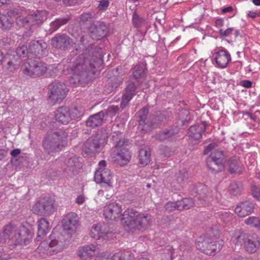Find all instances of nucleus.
<instances>
[{
  "instance_id": "obj_32",
  "label": "nucleus",
  "mask_w": 260,
  "mask_h": 260,
  "mask_svg": "<svg viewBox=\"0 0 260 260\" xmlns=\"http://www.w3.org/2000/svg\"><path fill=\"white\" fill-rule=\"evenodd\" d=\"M14 20L6 14L0 13V28L3 30H9L13 26Z\"/></svg>"
},
{
  "instance_id": "obj_5",
  "label": "nucleus",
  "mask_w": 260,
  "mask_h": 260,
  "mask_svg": "<svg viewBox=\"0 0 260 260\" xmlns=\"http://www.w3.org/2000/svg\"><path fill=\"white\" fill-rule=\"evenodd\" d=\"M108 135L105 129H102L98 132L95 136L89 138L84 144L85 153L90 154L100 152L101 147L106 143Z\"/></svg>"
},
{
  "instance_id": "obj_33",
  "label": "nucleus",
  "mask_w": 260,
  "mask_h": 260,
  "mask_svg": "<svg viewBox=\"0 0 260 260\" xmlns=\"http://www.w3.org/2000/svg\"><path fill=\"white\" fill-rule=\"evenodd\" d=\"M95 247L92 245L84 246L78 251V255L80 258L86 260L94 254Z\"/></svg>"
},
{
  "instance_id": "obj_24",
  "label": "nucleus",
  "mask_w": 260,
  "mask_h": 260,
  "mask_svg": "<svg viewBox=\"0 0 260 260\" xmlns=\"http://www.w3.org/2000/svg\"><path fill=\"white\" fill-rule=\"evenodd\" d=\"M206 163L209 170L213 173H217L225 169V160L208 157Z\"/></svg>"
},
{
  "instance_id": "obj_48",
  "label": "nucleus",
  "mask_w": 260,
  "mask_h": 260,
  "mask_svg": "<svg viewBox=\"0 0 260 260\" xmlns=\"http://www.w3.org/2000/svg\"><path fill=\"white\" fill-rule=\"evenodd\" d=\"M133 22L135 27H140L145 22V20L134 12L133 14Z\"/></svg>"
},
{
  "instance_id": "obj_54",
  "label": "nucleus",
  "mask_w": 260,
  "mask_h": 260,
  "mask_svg": "<svg viewBox=\"0 0 260 260\" xmlns=\"http://www.w3.org/2000/svg\"><path fill=\"white\" fill-rule=\"evenodd\" d=\"M251 192L253 198L257 201H260V188L253 186L252 187Z\"/></svg>"
},
{
  "instance_id": "obj_2",
  "label": "nucleus",
  "mask_w": 260,
  "mask_h": 260,
  "mask_svg": "<svg viewBox=\"0 0 260 260\" xmlns=\"http://www.w3.org/2000/svg\"><path fill=\"white\" fill-rule=\"evenodd\" d=\"M103 57L102 54L99 53L98 55H96L89 59H86L79 61L77 60L75 64L68 69L69 72L77 76L76 79L79 82L85 81L87 79L90 72L94 73V70H100L103 64Z\"/></svg>"
},
{
  "instance_id": "obj_19",
  "label": "nucleus",
  "mask_w": 260,
  "mask_h": 260,
  "mask_svg": "<svg viewBox=\"0 0 260 260\" xmlns=\"http://www.w3.org/2000/svg\"><path fill=\"white\" fill-rule=\"evenodd\" d=\"M135 116L138 122V128L142 133L145 134L152 131L145 127V125L150 123L149 110L147 108L143 107L136 113Z\"/></svg>"
},
{
  "instance_id": "obj_30",
  "label": "nucleus",
  "mask_w": 260,
  "mask_h": 260,
  "mask_svg": "<svg viewBox=\"0 0 260 260\" xmlns=\"http://www.w3.org/2000/svg\"><path fill=\"white\" fill-rule=\"evenodd\" d=\"M150 150L148 147H143L140 149L138 156L139 164L141 167L147 165L150 161Z\"/></svg>"
},
{
  "instance_id": "obj_47",
  "label": "nucleus",
  "mask_w": 260,
  "mask_h": 260,
  "mask_svg": "<svg viewBox=\"0 0 260 260\" xmlns=\"http://www.w3.org/2000/svg\"><path fill=\"white\" fill-rule=\"evenodd\" d=\"M188 178V173L184 170L176 174V181L179 184L183 183Z\"/></svg>"
},
{
  "instance_id": "obj_58",
  "label": "nucleus",
  "mask_w": 260,
  "mask_h": 260,
  "mask_svg": "<svg viewBox=\"0 0 260 260\" xmlns=\"http://www.w3.org/2000/svg\"><path fill=\"white\" fill-rule=\"evenodd\" d=\"M110 253L108 252L102 253L97 255L95 260H111V259H110Z\"/></svg>"
},
{
  "instance_id": "obj_60",
  "label": "nucleus",
  "mask_w": 260,
  "mask_h": 260,
  "mask_svg": "<svg viewBox=\"0 0 260 260\" xmlns=\"http://www.w3.org/2000/svg\"><path fill=\"white\" fill-rule=\"evenodd\" d=\"M234 28L231 27L228 28L225 30H223L222 29H220L219 30V34L222 37H228L231 34Z\"/></svg>"
},
{
  "instance_id": "obj_28",
  "label": "nucleus",
  "mask_w": 260,
  "mask_h": 260,
  "mask_svg": "<svg viewBox=\"0 0 260 260\" xmlns=\"http://www.w3.org/2000/svg\"><path fill=\"white\" fill-rule=\"evenodd\" d=\"M215 60L219 67L225 68L231 60V56L228 51L220 50L216 53Z\"/></svg>"
},
{
  "instance_id": "obj_7",
  "label": "nucleus",
  "mask_w": 260,
  "mask_h": 260,
  "mask_svg": "<svg viewBox=\"0 0 260 260\" xmlns=\"http://www.w3.org/2000/svg\"><path fill=\"white\" fill-rule=\"evenodd\" d=\"M119 110L117 106H109L107 109L90 115L86 121V125L91 128L102 125L108 117H112Z\"/></svg>"
},
{
  "instance_id": "obj_6",
  "label": "nucleus",
  "mask_w": 260,
  "mask_h": 260,
  "mask_svg": "<svg viewBox=\"0 0 260 260\" xmlns=\"http://www.w3.org/2000/svg\"><path fill=\"white\" fill-rule=\"evenodd\" d=\"M235 244L238 246L243 245L245 250L253 253L260 247V240L256 235H250L245 232H239L235 240Z\"/></svg>"
},
{
  "instance_id": "obj_25",
  "label": "nucleus",
  "mask_w": 260,
  "mask_h": 260,
  "mask_svg": "<svg viewBox=\"0 0 260 260\" xmlns=\"http://www.w3.org/2000/svg\"><path fill=\"white\" fill-rule=\"evenodd\" d=\"M254 208V205L252 203L246 201L237 206L235 209V212L239 216L244 217L252 213Z\"/></svg>"
},
{
  "instance_id": "obj_34",
  "label": "nucleus",
  "mask_w": 260,
  "mask_h": 260,
  "mask_svg": "<svg viewBox=\"0 0 260 260\" xmlns=\"http://www.w3.org/2000/svg\"><path fill=\"white\" fill-rule=\"evenodd\" d=\"M49 222L45 218H42L38 221L37 241L41 240L42 236L46 235L49 230Z\"/></svg>"
},
{
  "instance_id": "obj_46",
  "label": "nucleus",
  "mask_w": 260,
  "mask_h": 260,
  "mask_svg": "<svg viewBox=\"0 0 260 260\" xmlns=\"http://www.w3.org/2000/svg\"><path fill=\"white\" fill-rule=\"evenodd\" d=\"M245 222L248 225L260 230V218L258 217H249L245 220Z\"/></svg>"
},
{
  "instance_id": "obj_53",
  "label": "nucleus",
  "mask_w": 260,
  "mask_h": 260,
  "mask_svg": "<svg viewBox=\"0 0 260 260\" xmlns=\"http://www.w3.org/2000/svg\"><path fill=\"white\" fill-rule=\"evenodd\" d=\"M178 114L181 119H184V122H188L190 119V113L186 109H181Z\"/></svg>"
},
{
  "instance_id": "obj_62",
  "label": "nucleus",
  "mask_w": 260,
  "mask_h": 260,
  "mask_svg": "<svg viewBox=\"0 0 260 260\" xmlns=\"http://www.w3.org/2000/svg\"><path fill=\"white\" fill-rule=\"evenodd\" d=\"M111 260H122V253L121 252L115 253L112 256H110Z\"/></svg>"
},
{
  "instance_id": "obj_4",
  "label": "nucleus",
  "mask_w": 260,
  "mask_h": 260,
  "mask_svg": "<svg viewBox=\"0 0 260 260\" xmlns=\"http://www.w3.org/2000/svg\"><path fill=\"white\" fill-rule=\"evenodd\" d=\"M68 134L62 130L47 133L44 136L42 146L48 154L55 153L66 146Z\"/></svg>"
},
{
  "instance_id": "obj_40",
  "label": "nucleus",
  "mask_w": 260,
  "mask_h": 260,
  "mask_svg": "<svg viewBox=\"0 0 260 260\" xmlns=\"http://www.w3.org/2000/svg\"><path fill=\"white\" fill-rule=\"evenodd\" d=\"M196 197L199 200H205L207 198V187L202 184H200L195 188Z\"/></svg>"
},
{
  "instance_id": "obj_42",
  "label": "nucleus",
  "mask_w": 260,
  "mask_h": 260,
  "mask_svg": "<svg viewBox=\"0 0 260 260\" xmlns=\"http://www.w3.org/2000/svg\"><path fill=\"white\" fill-rule=\"evenodd\" d=\"M101 49L98 47V46L95 45L94 44H90L86 48L84 51V53L88 58V56H91L92 57L95 56L96 55H98L99 53H101Z\"/></svg>"
},
{
  "instance_id": "obj_1",
  "label": "nucleus",
  "mask_w": 260,
  "mask_h": 260,
  "mask_svg": "<svg viewBox=\"0 0 260 260\" xmlns=\"http://www.w3.org/2000/svg\"><path fill=\"white\" fill-rule=\"evenodd\" d=\"M121 223L129 233L143 231L150 224L151 216L148 214L139 213L135 209H128L122 214Z\"/></svg>"
},
{
  "instance_id": "obj_59",
  "label": "nucleus",
  "mask_w": 260,
  "mask_h": 260,
  "mask_svg": "<svg viewBox=\"0 0 260 260\" xmlns=\"http://www.w3.org/2000/svg\"><path fill=\"white\" fill-rule=\"evenodd\" d=\"M217 241H213L212 240L209 244V246L208 247V250H211L214 252H215L217 250ZM218 244V250L221 248V245L219 243Z\"/></svg>"
},
{
  "instance_id": "obj_9",
  "label": "nucleus",
  "mask_w": 260,
  "mask_h": 260,
  "mask_svg": "<svg viewBox=\"0 0 260 260\" xmlns=\"http://www.w3.org/2000/svg\"><path fill=\"white\" fill-rule=\"evenodd\" d=\"M23 73L32 78L43 76L48 70L47 64L43 61L30 60L23 66Z\"/></svg>"
},
{
  "instance_id": "obj_31",
  "label": "nucleus",
  "mask_w": 260,
  "mask_h": 260,
  "mask_svg": "<svg viewBox=\"0 0 260 260\" xmlns=\"http://www.w3.org/2000/svg\"><path fill=\"white\" fill-rule=\"evenodd\" d=\"M131 158V152L127 148H122L117 154V160L120 166L127 164Z\"/></svg>"
},
{
  "instance_id": "obj_57",
  "label": "nucleus",
  "mask_w": 260,
  "mask_h": 260,
  "mask_svg": "<svg viewBox=\"0 0 260 260\" xmlns=\"http://www.w3.org/2000/svg\"><path fill=\"white\" fill-rule=\"evenodd\" d=\"M122 260H133L134 258V255L133 253L125 251L122 252Z\"/></svg>"
},
{
  "instance_id": "obj_16",
  "label": "nucleus",
  "mask_w": 260,
  "mask_h": 260,
  "mask_svg": "<svg viewBox=\"0 0 260 260\" xmlns=\"http://www.w3.org/2000/svg\"><path fill=\"white\" fill-rule=\"evenodd\" d=\"M88 30L90 36L95 40H100L106 37L109 32L107 24L100 21L91 24Z\"/></svg>"
},
{
  "instance_id": "obj_13",
  "label": "nucleus",
  "mask_w": 260,
  "mask_h": 260,
  "mask_svg": "<svg viewBox=\"0 0 260 260\" xmlns=\"http://www.w3.org/2000/svg\"><path fill=\"white\" fill-rule=\"evenodd\" d=\"M29 53L34 57L42 58L48 54V44L43 40L31 41L28 45Z\"/></svg>"
},
{
  "instance_id": "obj_55",
  "label": "nucleus",
  "mask_w": 260,
  "mask_h": 260,
  "mask_svg": "<svg viewBox=\"0 0 260 260\" xmlns=\"http://www.w3.org/2000/svg\"><path fill=\"white\" fill-rule=\"evenodd\" d=\"M93 17V15L91 13H85L80 16L81 21L85 22L91 20Z\"/></svg>"
},
{
  "instance_id": "obj_61",
  "label": "nucleus",
  "mask_w": 260,
  "mask_h": 260,
  "mask_svg": "<svg viewBox=\"0 0 260 260\" xmlns=\"http://www.w3.org/2000/svg\"><path fill=\"white\" fill-rule=\"evenodd\" d=\"M179 249H175L172 246L169 247L168 248V250L170 251L171 254V259H173L175 258V256L177 255V253H178Z\"/></svg>"
},
{
  "instance_id": "obj_8",
  "label": "nucleus",
  "mask_w": 260,
  "mask_h": 260,
  "mask_svg": "<svg viewBox=\"0 0 260 260\" xmlns=\"http://www.w3.org/2000/svg\"><path fill=\"white\" fill-rule=\"evenodd\" d=\"M48 99L53 104L60 103L66 96L68 91L66 85L59 81H54L49 85Z\"/></svg>"
},
{
  "instance_id": "obj_3",
  "label": "nucleus",
  "mask_w": 260,
  "mask_h": 260,
  "mask_svg": "<svg viewBox=\"0 0 260 260\" xmlns=\"http://www.w3.org/2000/svg\"><path fill=\"white\" fill-rule=\"evenodd\" d=\"M146 69L143 64L136 65L129 76L128 83L122 95L120 108L124 109L133 97L138 92L137 89L143 82L146 76Z\"/></svg>"
},
{
  "instance_id": "obj_11",
  "label": "nucleus",
  "mask_w": 260,
  "mask_h": 260,
  "mask_svg": "<svg viewBox=\"0 0 260 260\" xmlns=\"http://www.w3.org/2000/svg\"><path fill=\"white\" fill-rule=\"evenodd\" d=\"M55 210V200L49 197L41 198L32 207L34 213L40 215H50Z\"/></svg>"
},
{
  "instance_id": "obj_36",
  "label": "nucleus",
  "mask_w": 260,
  "mask_h": 260,
  "mask_svg": "<svg viewBox=\"0 0 260 260\" xmlns=\"http://www.w3.org/2000/svg\"><path fill=\"white\" fill-rule=\"evenodd\" d=\"M16 23L17 25L22 27H24L28 29L27 31L26 32V37H29L32 35V25L30 23L29 17L28 14L25 17L17 18Z\"/></svg>"
},
{
  "instance_id": "obj_10",
  "label": "nucleus",
  "mask_w": 260,
  "mask_h": 260,
  "mask_svg": "<svg viewBox=\"0 0 260 260\" xmlns=\"http://www.w3.org/2000/svg\"><path fill=\"white\" fill-rule=\"evenodd\" d=\"M21 233L16 227L12 224H8L5 226L3 232L0 233V242L5 243L7 242L10 245L16 246L22 243Z\"/></svg>"
},
{
  "instance_id": "obj_17",
  "label": "nucleus",
  "mask_w": 260,
  "mask_h": 260,
  "mask_svg": "<svg viewBox=\"0 0 260 260\" xmlns=\"http://www.w3.org/2000/svg\"><path fill=\"white\" fill-rule=\"evenodd\" d=\"M179 132L176 126H171L157 132L155 135L156 140L160 142H174L177 139V135Z\"/></svg>"
},
{
  "instance_id": "obj_56",
  "label": "nucleus",
  "mask_w": 260,
  "mask_h": 260,
  "mask_svg": "<svg viewBox=\"0 0 260 260\" xmlns=\"http://www.w3.org/2000/svg\"><path fill=\"white\" fill-rule=\"evenodd\" d=\"M109 5V2L108 0H101L100 1L98 6L99 10L104 11L106 10Z\"/></svg>"
},
{
  "instance_id": "obj_49",
  "label": "nucleus",
  "mask_w": 260,
  "mask_h": 260,
  "mask_svg": "<svg viewBox=\"0 0 260 260\" xmlns=\"http://www.w3.org/2000/svg\"><path fill=\"white\" fill-rule=\"evenodd\" d=\"M109 79L113 88H116L123 81V78L121 77L116 76L115 75L110 77Z\"/></svg>"
},
{
  "instance_id": "obj_51",
  "label": "nucleus",
  "mask_w": 260,
  "mask_h": 260,
  "mask_svg": "<svg viewBox=\"0 0 260 260\" xmlns=\"http://www.w3.org/2000/svg\"><path fill=\"white\" fill-rule=\"evenodd\" d=\"M20 233H21V238L22 240H23V237H24L23 238V240H25L26 239H31L32 237V232L28 229H27L25 228L24 227H23L22 229L20 231Z\"/></svg>"
},
{
  "instance_id": "obj_35",
  "label": "nucleus",
  "mask_w": 260,
  "mask_h": 260,
  "mask_svg": "<svg viewBox=\"0 0 260 260\" xmlns=\"http://www.w3.org/2000/svg\"><path fill=\"white\" fill-rule=\"evenodd\" d=\"M232 174H240L242 173V169L240 167L238 161L235 159H229L225 160V169Z\"/></svg>"
},
{
  "instance_id": "obj_39",
  "label": "nucleus",
  "mask_w": 260,
  "mask_h": 260,
  "mask_svg": "<svg viewBox=\"0 0 260 260\" xmlns=\"http://www.w3.org/2000/svg\"><path fill=\"white\" fill-rule=\"evenodd\" d=\"M11 4L6 7L7 8L6 14L12 18L15 17H20L22 14L23 10L22 8L19 6L11 7Z\"/></svg>"
},
{
  "instance_id": "obj_26",
  "label": "nucleus",
  "mask_w": 260,
  "mask_h": 260,
  "mask_svg": "<svg viewBox=\"0 0 260 260\" xmlns=\"http://www.w3.org/2000/svg\"><path fill=\"white\" fill-rule=\"evenodd\" d=\"M207 124L205 121H202L200 124L190 126L187 134L194 140H199L202 138V134L205 132Z\"/></svg>"
},
{
  "instance_id": "obj_27",
  "label": "nucleus",
  "mask_w": 260,
  "mask_h": 260,
  "mask_svg": "<svg viewBox=\"0 0 260 260\" xmlns=\"http://www.w3.org/2000/svg\"><path fill=\"white\" fill-rule=\"evenodd\" d=\"M28 15L31 25H40L47 18V13L45 11L37 10Z\"/></svg>"
},
{
  "instance_id": "obj_37",
  "label": "nucleus",
  "mask_w": 260,
  "mask_h": 260,
  "mask_svg": "<svg viewBox=\"0 0 260 260\" xmlns=\"http://www.w3.org/2000/svg\"><path fill=\"white\" fill-rule=\"evenodd\" d=\"M122 138V134L119 132L114 133V135H113L112 138L116 148H120L123 146L128 145V140L124 138L123 139Z\"/></svg>"
},
{
  "instance_id": "obj_45",
  "label": "nucleus",
  "mask_w": 260,
  "mask_h": 260,
  "mask_svg": "<svg viewBox=\"0 0 260 260\" xmlns=\"http://www.w3.org/2000/svg\"><path fill=\"white\" fill-rule=\"evenodd\" d=\"M159 120L161 123H167L170 120V117L171 115V112L167 110L158 111L157 113Z\"/></svg>"
},
{
  "instance_id": "obj_38",
  "label": "nucleus",
  "mask_w": 260,
  "mask_h": 260,
  "mask_svg": "<svg viewBox=\"0 0 260 260\" xmlns=\"http://www.w3.org/2000/svg\"><path fill=\"white\" fill-rule=\"evenodd\" d=\"M67 166V170L74 173L76 172L78 169L81 167V164L79 159L74 157L69 158L66 162Z\"/></svg>"
},
{
  "instance_id": "obj_15",
  "label": "nucleus",
  "mask_w": 260,
  "mask_h": 260,
  "mask_svg": "<svg viewBox=\"0 0 260 260\" xmlns=\"http://www.w3.org/2000/svg\"><path fill=\"white\" fill-rule=\"evenodd\" d=\"M219 230L216 226L210 228L208 233L203 236H201L196 240V246L197 249L203 251L208 250V247L212 238H217L219 236Z\"/></svg>"
},
{
  "instance_id": "obj_50",
  "label": "nucleus",
  "mask_w": 260,
  "mask_h": 260,
  "mask_svg": "<svg viewBox=\"0 0 260 260\" xmlns=\"http://www.w3.org/2000/svg\"><path fill=\"white\" fill-rule=\"evenodd\" d=\"M225 156L226 155L224 154V151L216 150L211 152L208 157L217 159H219V160H226V159H224Z\"/></svg>"
},
{
  "instance_id": "obj_21",
  "label": "nucleus",
  "mask_w": 260,
  "mask_h": 260,
  "mask_svg": "<svg viewBox=\"0 0 260 260\" xmlns=\"http://www.w3.org/2000/svg\"><path fill=\"white\" fill-rule=\"evenodd\" d=\"M194 206V202L191 198H184L176 202H168L165 206L166 210L172 212L177 209L178 210H188Z\"/></svg>"
},
{
  "instance_id": "obj_52",
  "label": "nucleus",
  "mask_w": 260,
  "mask_h": 260,
  "mask_svg": "<svg viewBox=\"0 0 260 260\" xmlns=\"http://www.w3.org/2000/svg\"><path fill=\"white\" fill-rule=\"evenodd\" d=\"M160 151L161 155L162 157H170L173 153V152L171 150V148L166 146H162L160 149Z\"/></svg>"
},
{
  "instance_id": "obj_63",
  "label": "nucleus",
  "mask_w": 260,
  "mask_h": 260,
  "mask_svg": "<svg viewBox=\"0 0 260 260\" xmlns=\"http://www.w3.org/2000/svg\"><path fill=\"white\" fill-rule=\"evenodd\" d=\"M217 146L216 143H211L206 147L204 150L205 154H208Z\"/></svg>"
},
{
  "instance_id": "obj_14",
  "label": "nucleus",
  "mask_w": 260,
  "mask_h": 260,
  "mask_svg": "<svg viewBox=\"0 0 260 260\" xmlns=\"http://www.w3.org/2000/svg\"><path fill=\"white\" fill-rule=\"evenodd\" d=\"M78 110L75 108L72 111L73 114H75L76 116L72 115V111L70 109L66 106H61L59 107L55 112V118L58 122L63 124L69 123L72 119L76 117H80L83 114V112L77 114Z\"/></svg>"
},
{
  "instance_id": "obj_22",
  "label": "nucleus",
  "mask_w": 260,
  "mask_h": 260,
  "mask_svg": "<svg viewBox=\"0 0 260 260\" xmlns=\"http://www.w3.org/2000/svg\"><path fill=\"white\" fill-rule=\"evenodd\" d=\"M121 211V206L115 202H113L104 207V215L107 220H115L119 217Z\"/></svg>"
},
{
  "instance_id": "obj_64",
  "label": "nucleus",
  "mask_w": 260,
  "mask_h": 260,
  "mask_svg": "<svg viewBox=\"0 0 260 260\" xmlns=\"http://www.w3.org/2000/svg\"><path fill=\"white\" fill-rule=\"evenodd\" d=\"M100 230H101V225L100 224L93 225L91 230L90 233L91 234H92L93 233V231H94L95 232H96L97 233L98 235H99Z\"/></svg>"
},
{
  "instance_id": "obj_41",
  "label": "nucleus",
  "mask_w": 260,
  "mask_h": 260,
  "mask_svg": "<svg viewBox=\"0 0 260 260\" xmlns=\"http://www.w3.org/2000/svg\"><path fill=\"white\" fill-rule=\"evenodd\" d=\"M13 53L15 56H18L19 59H21V57H26L27 54H29L28 46H27L25 44H20Z\"/></svg>"
},
{
  "instance_id": "obj_20",
  "label": "nucleus",
  "mask_w": 260,
  "mask_h": 260,
  "mask_svg": "<svg viewBox=\"0 0 260 260\" xmlns=\"http://www.w3.org/2000/svg\"><path fill=\"white\" fill-rule=\"evenodd\" d=\"M94 178L97 183H102L103 187H111L112 186V175L109 169H98L94 173Z\"/></svg>"
},
{
  "instance_id": "obj_43",
  "label": "nucleus",
  "mask_w": 260,
  "mask_h": 260,
  "mask_svg": "<svg viewBox=\"0 0 260 260\" xmlns=\"http://www.w3.org/2000/svg\"><path fill=\"white\" fill-rule=\"evenodd\" d=\"M149 115L150 117V123L147 125H145V127H146L147 129L152 130L162 124L161 122L159 119L157 113L156 115L149 114Z\"/></svg>"
},
{
  "instance_id": "obj_23",
  "label": "nucleus",
  "mask_w": 260,
  "mask_h": 260,
  "mask_svg": "<svg viewBox=\"0 0 260 260\" xmlns=\"http://www.w3.org/2000/svg\"><path fill=\"white\" fill-rule=\"evenodd\" d=\"M4 69L9 72H13L17 70L21 62V59H19L18 56H15L13 53L4 56Z\"/></svg>"
},
{
  "instance_id": "obj_44",
  "label": "nucleus",
  "mask_w": 260,
  "mask_h": 260,
  "mask_svg": "<svg viewBox=\"0 0 260 260\" xmlns=\"http://www.w3.org/2000/svg\"><path fill=\"white\" fill-rule=\"evenodd\" d=\"M242 184L240 182H234L231 184L229 188L230 194L238 196L241 194Z\"/></svg>"
},
{
  "instance_id": "obj_18",
  "label": "nucleus",
  "mask_w": 260,
  "mask_h": 260,
  "mask_svg": "<svg viewBox=\"0 0 260 260\" xmlns=\"http://www.w3.org/2000/svg\"><path fill=\"white\" fill-rule=\"evenodd\" d=\"M79 222V218L75 212L68 213L62 220V228L64 232L72 235L76 230Z\"/></svg>"
},
{
  "instance_id": "obj_29",
  "label": "nucleus",
  "mask_w": 260,
  "mask_h": 260,
  "mask_svg": "<svg viewBox=\"0 0 260 260\" xmlns=\"http://www.w3.org/2000/svg\"><path fill=\"white\" fill-rule=\"evenodd\" d=\"M71 18V15H66L63 17L56 18L50 24V30L53 32L57 30L61 26L67 24Z\"/></svg>"
},
{
  "instance_id": "obj_12",
  "label": "nucleus",
  "mask_w": 260,
  "mask_h": 260,
  "mask_svg": "<svg viewBox=\"0 0 260 260\" xmlns=\"http://www.w3.org/2000/svg\"><path fill=\"white\" fill-rule=\"evenodd\" d=\"M50 44L53 48L61 51H67L73 46L74 43L68 35L58 34L51 38Z\"/></svg>"
}]
</instances>
